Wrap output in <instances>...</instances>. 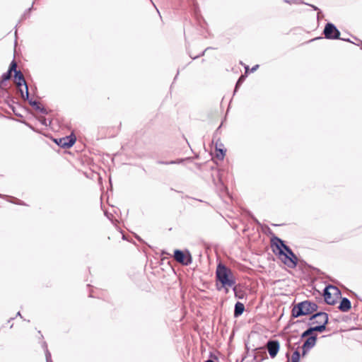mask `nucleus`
<instances>
[{
  "instance_id": "1",
  "label": "nucleus",
  "mask_w": 362,
  "mask_h": 362,
  "mask_svg": "<svg viewBox=\"0 0 362 362\" xmlns=\"http://www.w3.org/2000/svg\"><path fill=\"white\" fill-rule=\"evenodd\" d=\"M272 252L289 268L293 269L297 266L298 258L292 250L285 244L284 241L277 236L271 238Z\"/></svg>"
},
{
  "instance_id": "2",
  "label": "nucleus",
  "mask_w": 362,
  "mask_h": 362,
  "mask_svg": "<svg viewBox=\"0 0 362 362\" xmlns=\"http://www.w3.org/2000/svg\"><path fill=\"white\" fill-rule=\"evenodd\" d=\"M216 281L224 288L225 293H228L229 288L233 287L236 284L235 277L233 271L222 263H219L216 271Z\"/></svg>"
},
{
  "instance_id": "3",
  "label": "nucleus",
  "mask_w": 362,
  "mask_h": 362,
  "mask_svg": "<svg viewBox=\"0 0 362 362\" xmlns=\"http://www.w3.org/2000/svg\"><path fill=\"white\" fill-rule=\"evenodd\" d=\"M317 309L318 305L316 303L306 300L294 305L291 310V317L297 318L303 315H313Z\"/></svg>"
},
{
  "instance_id": "4",
  "label": "nucleus",
  "mask_w": 362,
  "mask_h": 362,
  "mask_svg": "<svg viewBox=\"0 0 362 362\" xmlns=\"http://www.w3.org/2000/svg\"><path fill=\"white\" fill-rule=\"evenodd\" d=\"M329 322V315L325 312H317L311 315L309 317L308 325H316L313 327L320 328L317 332L322 333L327 329V325Z\"/></svg>"
},
{
  "instance_id": "5",
  "label": "nucleus",
  "mask_w": 362,
  "mask_h": 362,
  "mask_svg": "<svg viewBox=\"0 0 362 362\" xmlns=\"http://www.w3.org/2000/svg\"><path fill=\"white\" fill-rule=\"evenodd\" d=\"M339 296H341V291L335 286L329 284L323 290L324 299L328 305H335Z\"/></svg>"
},
{
  "instance_id": "6",
  "label": "nucleus",
  "mask_w": 362,
  "mask_h": 362,
  "mask_svg": "<svg viewBox=\"0 0 362 362\" xmlns=\"http://www.w3.org/2000/svg\"><path fill=\"white\" fill-rule=\"evenodd\" d=\"M205 168L211 169V176L212 182H213L214 186L216 187V188L221 192H223V190H225L226 187L224 186V185L222 182V180L221 177V173H220L219 170L217 168L214 167L212 165V163H211V162H206V163L205 162Z\"/></svg>"
},
{
  "instance_id": "7",
  "label": "nucleus",
  "mask_w": 362,
  "mask_h": 362,
  "mask_svg": "<svg viewBox=\"0 0 362 362\" xmlns=\"http://www.w3.org/2000/svg\"><path fill=\"white\" fill-rule=\"evenodd\" d=\"M340 31L332 23H327L323 30L325 37L328 40L340 39Z\"/></svg>"
},
{
  "instance_id": "8",
  "label": "nucleus",
  "mask_w": 362,
  "mask_h": 362,
  "mask_svg": "<svg viewBox=\"0 0 362 362\" xmlns=\"http://www.w3.org/2000/svg\"><path fill=\"white\" fill-rule=\"evenodd\" d=\"M14 76H15L16 83V85L18 87H21L22 85L25 86V93H23V91L21 89H20L21 97L23 99H28V98H29L28 88V86L25 82V80L24 78L23 74H22V72L21 71H16Z\"/></svg>"
},
{
  "instance_id": "9",
  "label": "nucleus",
  "mask_w": 362,
  "mask_h": 362,
  "mask_svg": "<svg viewBox=\"0 0 362 362\" xmlns=\"http://www.w3.org/2000/svg\"><path fill=\"white\" fill-rule=\"evenodd\" d=\"M212 143L215 146L214 157L219 160H223L226 156V148H225L223 144L220 141L219 139H217L216 141L214 139L212 140Z\"/></svg>"
},
{
  "instance_id": "10",
  "label": "nucleus",
  "mask_w": 362,
  "mask_h": 362,
  "mask_svg": "<svg viewBox=\"0 0 362 362\" xmlns=\"http://www.w3.org/2000/svg\"><path fill=\"white\" fill-rule=\"evenodd\" d=\"M317 334L311 335L306 339L302 346V356H305L308 351L313 348L317 342Z\"/></svg>"
},
{
  "instance_id": "11",
  "label": "nucleus",
  "mask_w": 362,
  "mask_h": 362,
  "mask_svg": "<svg viewBox=\"0 0 362 362\" xmlns=\"http://www.w3.org/2000/svg\"><path fill=\"white\" fill-rule=\"evenodd\" d=\"M266 346L270 357L272 358H275L280 349L279 341L276 339H269L267 342Z\"/></svg>"
},
{
  "instance_id": "12",
  "label": "nucleus",
  "mask_w": 362,
  "mask_h": 362,
  "mask_svg": "<svg viewBox=\"0 0 362 362\" xmlns=\"http://www.w3.org/2000/svg\"><path fill=\"white\" fill-rule=\"evenodd\" d=\"M175 259L184 265H188L191 263V256L187 254L185 255L182 251L176 250L174 252Z\"/></svg>"
},
{
  "instance_id": "13",
  "label": "nucleus",
  "mask_w": 362,
  "mask_h": 362,
  "mask_svg": "<svg viewBox=\"0 0 362 362\" xmlns=\"http://www.w3.org/2000/svg\"><path fill=\"white\" fill-rule=\"evenodd\" d=\"M76 141V137L74 136H69L63 137L59 139V141H56L57 144L62 147V148H70L71 147Z\"/></svg>"
},
{
  "instance_id": "14",
  "label": "nucleus",
  "mask_w": 362,
  "mask_h": 362,
  "mask_svg": "<svg viewBox=\"0 0 362 362\" xmlns=\"http://www.w3.org/2000/svg\"><path fill=\"white\" fill-rule=\"evenodd\" d=\"M351 308L350 300L346 297L341 298L338 309L341 312H348Z\"/></svg>"
},
{
  "instance_id": "15",
  "label": "nucleus",
  "mask_w": 362,
  "mask_h": 362,
  "mask_svg": "<svg viewBox=\"0 0 362 362\" xmlns=\"http://www.w3.org/2000/svg\"><path fill=\"white\" fill-rule=\"evenodd\" d=\"M244 311H245L244 304L239 301L236 302V303L235 304V307H234V317H238L243 313Z\"/></svg>"
},
{
  "instance_id": "16",
  "label": "nucleus",
  "mask_w": 362,
  "mask_h": 362,
  "mask_svg": "<svg viewBox=\"0 0 362 362\" xmlns=\"http://www.w3.org/2000/svg\"><path fill=\"white\" fill-rule=\"evenodd\" d=\"M320 329V328H316V327H313L311 325H309V327L301 334L300 337L302 339L305 338V337L308 338L311 335H314L313 332H317V330Z\"/></svg>"
},
{
  "instance_id": "17",
  "label": "nucleus",
  "mask_w": 362,
  "mask_h": 362,
  "mask_svg": "<svg viewBox=\"0 0 362 362\" xmlns=\"http://www.w3.org/2000/svg\"><path fill=\"white\" fill-rule=\"evenodd\" d=\"M286 356L288 358L287 362H300V354L298 351V350H296L293 351L292 356H291V361L289 360V353L288 352L286 353Z\"/></svg>"
},
{
  "instance_id": "18",
  "label": "nucleus",
  "mask_w": 362,
  "mask_h": 362,
  "mask_svg": "<svg viewBox=\"0 0 362 362\" xmlns=\"http://www.w3.org/2000/svg\"><path fill=\"white\" fill-rule=\"evenodd\" d=\"M30 104L34 107L36 110H40L42 113L45 114L46 110L45 108L41 107L40 103L35 101V100H30Z\"/></svg>"
},
{
  "instance_id": "19",
  "label": "nucleus",
  "mask_w": 362,
  "mask_h": 362,
  "mask_svg": "<svg viewBox=\"0 0 362 362\" xmlns=\"http://www.w3.org/2000/svg\"><path fill=\"white\" fill-rule=\"evenodd\" d=\"M245 78H246V75H243L242 74L238 79L236 83H235V90H234V93L238 90V89L239 88V87L242 85V83L244 82V81L245 80Z\"/></svg>"
},
{
  "instance_id": "20",
  "label": "nucleus",
  "mask_w": 362,
  "mask_h": 362,
  "mask_svg": "<svg viewBox=\"0 0 362 362\" xmlns=\"http://www.w3.org/2000/svg\"><path fill=\"white\" fill-rule=\"evenodd\" d=\"M11 77V73L10 71H8L7 72L4 73L2 75V79H1V86H2L4 81L10 79Z\"/></svg>"
},
{
  "instance_id": "21",
  "label": "nucleus",
  "mask_w": 362,
  "mask_h": 362,
  "mask_svg": "<svg viewBox=\"0 0 362 362\" xmlns=\"http://www.w3.org/2000/svg\"><path fill=\"white\" fill-rule=\"evenodd\" d=\"M16 67H17V64L15 62V60H13L10 64V66H9V69L8 71H10L11 73H12L13 71H14L16 73V71H18L16 70Z\"/></svg>"
},
{
  "instance_id": "22",
  "label": "nucleus",
  "mask_w": 362,
  "mask_h": 362,
  "mask_svg": "<svg viewBox=\"0 0 362 362\" xmlns=\"http://www.w3.org/2000/svg\"><path fill=\"white\" fill-rule=\"evenodd\" d=\"M184 160H171L170 162H163V161H159L158 163H160V164H165V165H168V164H176V163H180L181 162H182Z\"/></svg>"
},
{
  "instance_id": "23",
  "label": "nucleus",
  "mask_w": 362,
  "mask_h": 362,
  "mask_svg": "<svg viewBox=\"0 0 362 362\" xmlns=\"http://www.w3.org/2000/svg\"><path fill=\"white\" fill-rule=\"evenodd\" d=\"M194 13L196 18L199 20V17H201V13L199 9L197 8L196 5L194 7Z\"/></svg>"
},
{
  "instance_id": "24",
  "label": "nucleus",
  "mask_w": 362,
  "mask_h": 362,
  "mask_svg": "<svg viewBox=\"0 0 362 362\" xmlns=\"http://www.w3.org/2000/svg\"><path fill=\"white\" fill-rule=\"evenodd\" d=\"M233 292H234V293H235V298H240V299H241V298H242V296H240V293H238V289H237V287H236V286H235V285H234V286H233Z\"/></svg>"
},
{
  "instance_id": "25",
  "label": "nucleus",
  "mask_w": 362,
  "mask_h": 362,
  "mask_svg": "<svg viewBox=\"0 0 362 362\" xmlns=\"http://www.w3.org/2000/svg\"><path fill=\"white\" fill-rule=\"evenodd\" d=\"M306 4L310 6H311L314 11H318V15L320 13H321V11L316 6L313 5V4Z\"/></svg>"
},
{
  "instance_id": "26",
  "label": "nucleus",
  "mask_w": 362,
  "mask_h": 362,
  "mask_svg": "<svg viewBox=\"0 0 362 362\" xmlns=\"http://www.w3.org/2000/svg\"><path fill=\"white\" fill-rule=\"evenodd\" d=\"M45 356H46V360L51 359V354L48 350L46 351Z\"/></svg>"
},
{
  "instance_id": "27",
  "label": "nucleus",
  "mask_w": 362,
  "mask_h": 362,
  "mask_svg": "<svg viewBox=\"0 0 362 362\" xmlns=\"http://www.w3.org/2000/svg\"><path fill=\"white\" fill-rule=\"evenodd\" d=\"M259 67V65L258 64H256L255 66H254L251 69H250V71L251 72H255Z\"/></svg>"
},
{
  "instance_id": "28",
  "label": "nucleus",
  "mask_w": 362,
  "mask_h": 362,
  "mask_svg": "<svg viewBox=\"0 0 362 362\" xmlns=\"http://www.w3.org/2000/svg\"><path fill=\"white\" fill-rule=\"evenodd\" d=\"M339 40H343V41H346V42H352L350 40V39H349V38H341V37H340V39H339Z\"/></svg>"
},
{
  "instance_id": "29",
  "label": "nucleus",
  "mask_w": 362,
  "mask_h": 362,
  "mask_svg": "<svg viewBox=\"0 0 362 362\" xmlns=\"http://www.w3.org/2000/svg\"><path fill=\"white\" fill-rule=\"evenodd\" d=\"M196 165H197V168L199 170H201V169H202V165H201V164H197V163H196Z\"/></svg>"
},
{
  "instance_id": "30",
  "label": "nucleus",
  "mask_w": 362,
  "mask_h": 362,
  "mask_svg": "<svg viewBox=\"0 0 362 362\" xmlns=\"http://www.w3.org/2000/svg\"><path fill=\"white\" fill-rule=\"evenodd\" d=\"M205 362H216V361L211 358H209V359L205 361Z\"/></svg>"
},
{
  "instance_id": "31",
  "label": "nucleus",
  "mask_w": 362,
  "mask_h": 362,
  "mask_svg": "<svg viewBox=\"0 0 362 362\" xmlns=\"http://www.w3.org/2000/svg\"><path fill=\"white\" fill-rule=\"evenodd\" d=\"M252 219H253V221H254L255 223H257L259 224V221H257V219L256 218L252 217Z\"/></svg>"
},
{
  "instance_id": "32",
  "label": "nucleus",
  "mask_w": 362,
  "mask_h": 362,
  "mask_svg": "<svg viewBox=\"0 0 362 362\" xmlns=\"http://www.w3.org/2000/svg\"><path fill=\"white\" fill-rule=\"evenodd\" d=\"M245 74H247V71L249 69V66H245Z\"/></svg>"
},
{
  "instance_id": "33",
  "label": "nucleus",
  "mask_w": 362,
  "mask_h": 362,
  "mask_svg": "<svg viewBox=\"0 0 362 362\" xmlns=\"http://www.w3.org/2000/svg\"><path fill=\"white\" fill-rule=\"evenodd\" d=\"M46 362H53L52 358L51 359H48V360H46Z\"/></svg>"
},
{
  "instance_id": "34",
  "label": "nucleus",
  "mask_w": 362,
  "mask_h": 362,
  "mask_svg": "<svg viewBox=\"0 0 362 362\" xmlns=\"http://www.w3.org/2000/svg\"><path fill=\"white\" fill-rule=\"evenodd\" d=\"M284 2L286 3H289L290 1L288 0H284Z\"/></svg>"
},
{
  "instance_id": "35",
  "label": "nucleus",
  "mask_w": 362,
  "mask_h": 362,
  "mask_svg": "<svg viewBox=\"0 0 362 362\" xmlns=\"http://www.w3.org/2000/svg\"><path fill=\"white\" fill-rule=\"evenodd\" d=\"M322 37H319L318 39H321ZM317 38H314L313 40H316Z\"/></svg>"
}]
</instances>
